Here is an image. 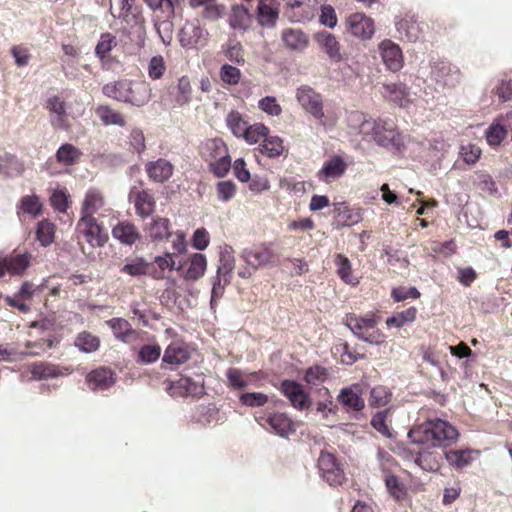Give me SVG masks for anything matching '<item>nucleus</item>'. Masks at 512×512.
<instances>
[{
	"label": "nucleus",
	"mask_w": 512,
	"mask_h": 512,
	"mask_svg": "<svg viewBox=\"0 0 512 512\" xmlns=\"http://www.w3.org/2000/svg\"><path fill=\"white\" fill-rule=\"evenodd\" d=\"M189 266L185 272V278L188 280H197L201 278L207 268V259L204 254L194 253L188 259Z\"/></svg>",
	"instance_id": "ea45409f"
},
{
	"label": "nucleus",
	"mask_w": 512,
	"mask_h": 512,
	"mask_svg": "<svg viewBox=\"0 0 512 512\" xmlns=\"http://www.w3.org/2000/svg\"><path fill=\"white\" fill-rule=\"evenodd\" d=\"M226 124L232 134L237 138H241L249 125L248 121H246L243 115L238 111H231L228 113L226 117Z\"/></svg>",
	"instance_id": "3c124183"
},
{
	"label": "nucleus",
	"mask_w": 512,
	"mask_h": 512,
	"mask_svg": "<svg viewBox=\"0 0 512 512\" xmlns=\"http://www.w3.org/2000/svg\"><path fill=\"white\" fill-rule=\"evenodd\" d=\"M348 30L354 36L370 39L375 33L374 21L363 13H355L347 18Z\"/></svg>",
	"instance_id": "a211bd4d"
},
{
	"label": "nucleus",
	"mask_w": 512,
	"mask_h": 512,
	"mask_svg": "<svg viewBox=\"0 0 512 512\" xmlns=\"http://www.w3.org/2000/svg\"><path fill=\"white\" fill-rule=\"evenodd\" d=\"M239 401L247 407H262L268 403L269 397L262 392H247L239 396Z\"/></svg>",
	"instance_id": "0e129e2a"
},
{
	"label": "nucleus",
	"mask_w": 512,
	"mask_h": 512,
	"mask_svg": "<svg viewBox=\"0 0 512 512\" xmlns=\"http://www.w3.org/2000/svg\"><path fill=\"white\" fill-rule=\"evenodd\" d=\"M117 45L116 37L110 33H104L101 35L98 41L95 53L101 59L108 57L109 52Z\"/></svg>",
	"instance_id": "680f3d73"
},
{
	"label": "nucleus",
	"mask_w": 512,
	"mask_h": 512,
	"mask_svg": "<svg viewBox=\"0 0 512 512\" xmlns=\"http://www.w3.org/2000/svg\"><path fill=\"white\" fill-rule=\"evenodd\" d=\"M172 396H194L199 397L204 394V383L201 376L197 379L182 377L173 382L169 388Z\"/></svg>",
	"instance_id": "f3484780"
},
{
	"label": "nucleus",
	"mask_w": 512,
	"mask_h": 512,
	"mask_svg": "<svg viewBox=\"0 0 512 512\" xmlns=\"http://www.w3.org/2000/svg\"><path fill=\"white\" fill-rule=\"evenodd\" d=\"M416 312L414 307H410L389 317L386 320V324L397 328L403 327L406 323L413 322L416 319Z\"/></svg>",
	"instance_id": "69168bd1"
},
{
	"label": "nucleus",
	"mask_w": 512,
	"mask_h": 512,
	"mask_svg": "<svg viewBox=\"0 0 512 512\" xmlns=\"http://www.w3.org/2000/svg\"><path fill=\"white\" fill-rule=\"evenodd\" d=\"M284 46L292 51H303L309 43L308 36L298 28H286L281 32Z\"/></svg>",
	"instance_id": "c756f323"
},
{
	"label": "nucleus",
	"mask_w": 512,
	"mask_h": 512,
	"mask_svg": "<svg viewBox=\"0 0 512 512\" xmlns=\"http://www.w3.org/2000/svg\"><path fill=\"white\" fill-rule=\"evenodd\" d=\"M316 41L331 60L335 62L342 60L340 45L334 35L328 32H319L316 35Z\"/></svg>",
	"instance_id": "4c0bfd02"
},
{
	"label": "nucleus",
	"mask_w": 512,
	"mask_h": 512,
	"mask_svg": "<svg viewBox=\"0 0 512 512\" xmlns=\"http://www.w3.org/2000/svg\"><path fill=\"white\" fill-rule=\"evenodd\" d=\"M268 133V128L261 124L255 123L253 125H248L244 134L241 136L247 143L254 144L257 143L261 138L265 137Z\"/></svg>",
	"instance_id": "338daca9"
},
{
	"label": "nucleus",
	"mask_w": 512,
	"mask_h": 512,
	"mask_svg": "<svg viewBox=\"0 0 512 512\" xmlns=\"http://www.w3.org/2000/svg\"><path fill=\"white\" fill-rule=\"evenodd\" d=\"M338 221L343 226H353L362 220V209L342 206L337 209Z\"/></svg>",
	"instance_id": "8fccbe9b"
},
{
	"label": "nucleus",
	"mask_w": 512,
	"mask_h": 512,
	"mask_svg": "<svg viewBox=\"0 0 512 512\" xmlns=\"http://www.w3.org/2000/svg\"><path fill=\"white\" fill-rule=\"evenodd\" d=\"M346 169L347 163L344 159L339 155H334L324 162L322 168L317 173V177L324 183H330L342 177Z\"/></svg>",
	"instance_id": "6ab92c4d"
},
{
	"label": "nucleus",
	"mask_w": 512,
	"mask_h": 512,
	"mask_svg": "<svg viewBox=\"0 0 512 512\" xmlns=\"http://www.w3.org/2000/svg\"><path fill=\"white\" fill-rule=\"evenodd\" d=\"M376 121L360 111H351L346 118L350 132L361 136L364 140L370 137L375 129Z\"/></svg>",
	"instance_id": "2eb2a0df"
},
{
	"label": "nucleus",
	"mask_w": 512,
	"mask_h": 512,
	"mask_svg": "<svg viewBox=\"0 0 512 512\" xmlns=\"http://www.w3.org/2000/svg\"><path fill=\"white\" fill-rule=\"evenodd\" d=\"M228 386L235 390H242L253 384L256 373H246L237 368H229L226 371Z\"/></svg>",
	"instance_id": "58836bf2"
},
{
	"label": "nucleus",
	"mask_w": 512,
	"mask_h": 512,
	"mask_svg": "<svg viewBox=\"0 0 512 512\" xmlns=\"http://www.w3.org/2000/svg\"><path fill=\"white\" fill-rule=\"evenodd\" d=\"M284 149L283 141L278 136H269L264 138L260 145V152L270 158L277 157L282 154Z\"/></svg>",
	"instance_id": "603ef678"
},
{
	"label": "nucleus",
	"mask_w": 512,
	"mask_h": 512,
	"mask_svg": "<svg viewBox=\"0 0 512 512\" xmlns=\"http://www.w3.org/2000/svg\"><path fill=\"white\" fill-rule=\"evenodd\" d=\"M174 167L170 161L159 158L146 164V172L149 178L157 183L167 181L173 174Z\"/></svg>",
	"instance_id": "cd10ccee"
},
{
	"label": "nucleus",
	"mask_w": 512,
	"mask_h": 512,
	"mask_svg": "<svg viewBox=\"0 0 512 512\" xmlns=\"http://www.w3.org/2000/svg\"><path fill=\"white\" fill-rule=\"evenodd\" d=\"M151 96L152 88L148 83L144 81L132 83L130 81L129 89L127 92V100H125L124 103L142 107L150 101Z\"/></svg>",
	"instance_id": "393cba45"
},
{
	"label": "nucleus",
	"mask_w": 512,
	"mask_h": 512,
	"mask_svg": "<svg viewBox=\"0 0 512 512\" xmlns=\"http://www.w3.org/2000/svg\"><path fill=\"white\" fill-rule=\"evenodd\" d=\"M47 108L51 113V122L54 126L64 127L66 109L64 101L57 96L48 99Z\"/></svg>",
	"instance_id": "49530a36"
},
{
	"label": "nucleus",
	"mask_w": 512,
	"mask_h": 512,
	"mask_svg": "<svg viewBox=\"0 0 512 512\" xmlns=\"http://www.w3.org/2000/svg\"><path fill=\"white\" fill-rule=\"evenodd\" d=\"M129 84L130 81L126 79L114 81L104 85L102 91L107 97L124 102L127 100Z\"/></svg>",
	"instance_id": "c03bdc74"
},
{
	"label": "nucleus",
	"mask_w": 512,
	"mask_h": 512,
	"mask_svg": "<svg viewBox=\"0 0 512 512\" xmlns=\"http://www.w3.org/2000/svg\"><path fill=\"white\" fill-rule=\"evenodd\" d=\"M381 93L384 98L400 107L407 108L413 102L407 86L403 83L384 84Z\"/></svg>",
	"instance_id": "aec40b11"
},
{
	"label": "nucleus",
	"mask_w": 512,
	"mask_h": 512,
	"mask_svg": "<svg viewBox=\"0 0 512 512\" xmlns=\"http://www.w3.org/2000/svg\"><path fill=\"white\" fill-rule=\"evenodd\" d=\"M449 144L441 137H435L429 141L428 155L435 162H441L448 152Z\"/></svg>",
	"instance_id": "6e6d98bb"
},
{
	"label": "nucleus",
	"mask_w": 512,
	"mask_h": 512,
	"mask_svg": "<svg viewBox=\"0 0 512 512\" xmlns=\"http://www.w3.org/2000/svg\"><path fill=\"white\" fill-rule=\"evenodd\" d=\"M147 270L148 263L142 257H136L127 261L121 268V272L133 277L145 275Z\"/></svg>",
	"instance_id": "052dcab7"
},
{
	"label": "nucleus",
	"mask_w": 512,
	"mask_h": 512,
	"mask_svg": "<svg viewBox=\"0 0 512 512\" xmlns=\"http://www.w3.org/2000/svg\"><path fill=\"white\" fill-rule=\"evenodd\" d=\"M132 0H110V12L115 18L123 19L128 25L140 24L141 16L132 9Z\"/></svg>",
	"instance_id": "a878e982"
},
{
	"label": "nucleus",
	"mask_w": 512,
	"mask_h": 512,
	"mask_svg": "<svg viewBox=\"0 0 512 512\" xmlns=\"http://www.w3.org/2000/svg\"><path fill=\"white\" fill-rule=\"evenodd\" d=\"M258 108L271 117H278L282 113V107L273 96H265L258 101Z\"/></svg>",
	"instance_id": "774afa93"
},
{
	"label": "nucleus",
	"mask_w": 512,
	"mask_h": 512,
	"mask_svg": "<svg viewBox=\"0 0 512 512\" xmlns=\"http://www.w3.org/2000/svg\"><path fill=\"white\" fill-rule=\"evenodd\" d=\"M112 236L121 244L132 246L140 239L137 227L130 221H121L112 229Z\"/></svg>",
	"instance_id": "bb28decb"
},
{
	"label": "nucleus",
	"mask_w": 512,
	"mask_h": 512,
	"mask_svg": "<svg viewBox=\"0 0 512 512\" xmlns=\"http://www.w3.org/2000/svg\"><path fill=\"white\" fill-rule=\"evenodd\" d=\"M507 136L505 125L499 121L493 122L485 131V138L489 146L497 147Z\"/></svg>",
	"instance_id": "09e8293b"
},
{
	"label": "nucleus",
	"mask_w": 512,
	"mask_h": 512,
	"mask_svg": "<svg viewBox=\"0 0 512 512\" xmlns=\"http://www.w3.org/2000/svg\"><path fill=\"white\" fill-rule=\"evenodd\" d=\"M75 346L82 352L93 353L98 350L100 340L90 332L83 331L78 334L74 342Z\"/></svg>",
	"instance_id": "de8ad7c7"
},
{
	"label": "nucleus",
	"mask_w": 512,
	"mask_h": 512,
	"mask_svg": "<svg viewBox=\"0 0 512 512\" xmlns=\"http://www.w3.org/2000/svg\"><path fill=\"white\" fill-rule=\"evenodd\" d=\"M209 32L198 19L187 21L180 30L179 42L185 49H201L208 44Z\"/></svg>",
	"instance_id": "39448f33"
},
{
	"label": "nucleus",
	"mask_w": 512,
	"mask_h": 512,
	"mask_svg": "<svg viewBox=\"0 0 512 512\" xmlns=\"http://www.w3.org/2000/svg\"><path fill=\"white\" fill-rule=\"evenodd\" d=\"M295 99L301 109L314 118L316 123L325 130L333 129L339 118L337 108L328 105L323 95L309 85H301L295 90Z\"/></svg>",
	"instance_id": "f257e3e1"
},
{
	"label": "nucleus",
	"mask_w": 512,
	"mask_h": 512,
	"mask_svg": "<svg viewBox=\"0 0 512 512\" xmlns=\"http://www.w3.org/2000/svg\"><path fill=\"white\" fill-rule=\"evenodd\" d=\"M68 368H60L51 364H35L31 367V374L35 379H46V378H56L59 376L68 375Z\"/></svg>",
	"instance_id": "a19ab883"
},
{
	"label": "nucleus",
	"mask_w": 512,
	"mask_h": 512,
	"mask_svg": "<svg viewBox=\"0 0 512 512\" xmlns=\"http://www.w3.org/2000/svg\"><path fill=\"white\" fill-rule=\"evenodd\" d=\"M192 100V87L187 76L178 79L175 90L172 94V107H183L188 105Z\"/></svg>",
	"instance_id": "72a5a7b5"
},
{
	"label": "nucleus",
	"mask_w": 512,
	"mask_h": 512,
	"mask_svg": "<svg viewBox=\"0 0 512 512\" xmlns=\"http://www.w3.org/2000/svg\"><path fill=\"white\" fill-rule=\"evenodd\" d=\"M423 22H419L414 16H405L395 22V28L399 39L409 43L419 41L424 33Z\"/></svg>",
	"instance_id": "ddd939ff"
},
{
	"label": "nucleus",
	"mask_w": 512,
	"mask_h": 512,
	"mask_svg": "<svg viewBox=\"0 0 512 512\" xmlns=\"http://www.w3.org/2000/svg\"><path fill=\"white\" fill-rule=\"evenodd\" d=\"M378 52L388 70L397 72L402 69L404 57L398 44L390 39H384L378 44Z\"/></svg>",
	"instance_id": "f8f14e48"
},
{
	"label": "nucleus",
	"mask_w": 512,
	"mask_h": 512,
	"mask_svg": "<svg viewBox=\"0 0 512 512\" xmlns=\"http://www.w3.org/2000/svg\"><path fill=\"white\" fill-rule=\"evenodd\" d=\"M280 392L289 400L291 406L304 411L311 407L312 400L304 387L293 380H283L280 385Z\"/></svg>",
	"instance_id": "1a4fd4ad"
},
{
	"label": "nucleus",
	"mask_w": 512,
	"mask_h": 512,
	"mask_svg": "<svg viewBox=\"0 0 512 512\" xmlns=\"http://www.w3.org/2000/svg\"><path fill=\"white\" fill-rule=\"evenodd\" d=\"M384 481L389 494L396 500L404 499L406 496V488L403 483L393 474L386 473Z\"/></svg>",
	"instance_id": "13d9d810"
},
{
	"label": "nucleus",
	"mask_w": 512,
	"mask_h": 512,
	"mask_svg": "<svg viewBox=\"0 0 512 512\" xmlns=\"http://www.w3.org/2000/svg\"><path fill=\"white\" fill-rule=\"evenodd\" d=\"M82 152L72 144L66 143L61 145L56 152L57 161L65 166H70L78 162Z\"/></svg>",
	"instance_id": "a18cd8bd"
},
{
	"label": "nucleus",
	"mask_w": 512,
	"mask_h": 512,
	"mask_svg": "<svg viewBox=\"0 0 512 512\" xmlns=\"http://www.w3.org/2000/svg\"><path fill=\"white\" fill-rule=\"evenodd\" d=\"M318 467L323 479L331 486L342 484L345 475L335 456L329 452H321Z\"/></svg>",
	"instance_id": "9b49d317"
},
{
	"label": "nucleus",
	"mask_w": 512,
	"mask_h": 512,
	"mask_svg": "<svg viewBox=\"0 0 512 512\" xmlns=\"http://www.w3.org/2000/svg\"><path fill=\"white\" fill-rule=\"evenodd\" d=\"M228 23L231 29L244 32L251 26L252 16L245 6L234 5L228 17Z\"/></svg>",
	"instance_id": "2f4dec72"
},
{
	"label": "nucleus",
	"mask_w": 512,
	"mask_h": 512,
	"mask_svg": "<svg viewBox=\"0 0 512 512\" xmlns=\"http://www.w3.org/2000/svg\"><path fill=\"white\" fill-rule=\"evenodd\" d=\"M241 258L253 271L273 267L279 261L278 254L271 243H261L245 248Z\"/></svg>",
	"instance_id": "7ed1b4c3"
},
{
	"label": "nucleus",
	"mask_w": 512,
	"mask_h": 512,
	"mask_svg": "<svg viewBox=\"0 0 512 512\" xmlns=\"http://www.w3.org/2000/svg\"><path fill=\"white\" fill-rule=\"evenodd\" d=\"M55 225L48 220H42L38 223L36 230V239L39 243L47 247L54 241Z\"/></svg>",
	"instance_id": "864d4df0"
},
{
	"label": "nucleus",
	"mask_w": 512,
	"mask_h": 512,
	"mask_svg": "<svg viewBox=\"0 0 512 512\" xmlns=\"http://www.w3.org/2000/svg\"><path fill=\"white\" fill-rule=\"evenodd\" d=\"M77 230L92 247H102L108 240L95 217H80Z\"/></svg>",
	"instance_id": "9d476101"
},
{
	"label": "nucleus",
	"mask_w": 512,
	"mask_h": 512,
	"mask_svg": "<svg viewBox=\"0 0 512 512\" xmlns=\"http://www.w3.org/2000/svg\"><path fill=\"white\" fill-rule=\"evenodd\" d=\"M431 78L442 89H452L461 81L459 68L449 62H435L431 67Z\"/></svg>",
	"instance_id": "0eeeda50"
},
{
	"label": "nucleus",
	"mask_w": 512,
	"mask_h": 512,
	"mask_svg": "<svg viewBox=\"0 0 512 512\" xmlns=\"http://www.w3.org/2000/svg\"><path fill=\"white\" fill-rule=\"evenodd\" d=\"M362 391L358 384L351 387L343 388L337 399L347 411L358 412L365 406V402L361 397Z\"/></svg>",
	"instance_id": "5701e85b"
},
{
	"label": "nucleus",
	"mask_w": 512,
	"mask_h": 512,
	"mask_svg": "<svg viewBox=\"0 0 512 512\" xmlns=\"http://www.w3.org/2000/svg\"><path fill=\"white\" fill-rule=\"evenodd\" d=\"M116 381L115 374L112 370L100 367L97 368L86 376V383L89 389L96 390H106L110 388Z\"/></svg>",
	"instance_id": "4be33fe9"
},
{
	"label": "nucleus",
	"mask_w": 512,
	"mask_h": 512,
	"mask_svg": "<svg viewBox=\"0 0 512 512\" xmlns=\"http://www.w3.org/2000/svg\"><path fill=\"white\" fill-rule=\"evenodd\" d=\"M479 452L473 449L450 450L445 453V458L449 465L456 469H463L474 461L475 455Z\"/></svg>",
	"instance_id": "c9c22d12"
},
{
	"label": "nucleus",
	"mask_w": 512,
	"mask_h": 512,
	"mask_svg": "<svg viewBox=\"0 0 512 512\" xmlns=\"http://www.w3.org/2000/svg\"><path fill=\"white\" fill-rule=\"evenodd\" d=\"M190 358L188 346L182 342L171 343L165 350L163 361L171 365H180Z\"/></svg>",
	"instance_id": "f704fd0d"
},
{
	"label": "nucleus",
	"mask_w": 512,
	"mask_h": 512,
	"mask_svg": "<svg viewBox=\"0 0 512 512\" xmlns=\"http://www.w3.org/2000/svg\"><path fill=\"white\" fill-rule=\"evenodd\" d=\"M207 148L209 150H219V157L209 159V166L217 177H224L231 167V160L224 142L219 139L209 140Z\"/></svg>",
	"instance_id": "dca6fc26"
},
{
	"label": "nucleus",
	"mask_w": 512,
	"mask_h": 512,
	"mask_svg": "<svg viewBox=\"0 0 512 512\" xmlns=\"http://www.w3.org/2000/svg\"><path fill=\"white\" fill-rule=\"evenodd\" d=\"M257 9L259 24L264 27L273 28L279 16L277 1L260 0Z\"/></svg>",
	"instance_id": "7c9ffc66"
},
{
	"label": "nucleus",
	"mask_w": 512,
	"mask_h": 512,
	"mask_svg": "<svg viewBox=\"0 0 512 512\" xmlns=\"http://www.w3.org/2000/svg\"><path fill=\"white\" fill-rule=\"evenodd\" d=\"M345 324L362 341L375 345L384 342V335L376 327L377 321L373 317L347 316Z\"/></svg>",
	"instance_id": "20e7f679"
},
{
	"label": "nucleus",
	"mask_w": 512,
	"mask_h": 512,
	"mask_svg": "<svg viewBox=\"0 0 512 512\" xmlns=\"http://www.w3.org/2000/svg\"><path fill=\"white\" fill-rule=\"evenodd\" d=\"M171 16H168V12H166V18L161 19L159 15H155L154 17V28L161 40V42L168 46L171 44L173 39V23L170 20Z\"/></svg>",
	"instance_id": "37998d69"
},
{
	"label": "nucleus",
	"mask_w": 512,
	"mask_h": 512,
	"mask_svg": "<svg viewBox=\"0 0 512 512\" xmlns=\"http://www.w3.org/2000/svg\"><path fill=\"white\" fill-rule=\"evenodd\" d=\"M235 268L234 251L231 246L225 245L220 250L217 274L223 277L225 283H230L232 272Z\"/></svg>",
	"instance_id": "473e14b6"
},
{
	"label": "nucleus",
	"mask_w": 512,
	"mask_h": 512,
	"mask_svg": "<svg viewBox=\"0 0 512 512\" xmlns=\"http://www.w3.org/2000/svg\"><path fill=\"white\" fill-rule=\"evenodd\" d=\"M167 70V66L163 56L155 55L153 56L147 66V73L150 79L159 80L161 79Z\"/></svg>",
	"instance_id": "bf43d9fd"
},
{
	"label": "nucleus",
	"mask_w": 512,
	"mask_h": 512,
	"mask_svg": "<svg viewBox=\"0 0 512 512\" xmlns=\"http://www.w3.org/2000/svg\"><path fill=\"white\" fill-rule=\"evenodd\" d=\"M96 114L105 125L124 126L125 120L123 116L111 109L109 106H100L96 110Z\"/></svg>",
	"instance_id": "4d7b16f0"
},
{
	"label": "nucleus",
	"mask_w": 512,
	"mask_h": 512,
	"mask_svg": "<svg viewBox=\"0 0 512 512\" xmlns=\"http://www.w3.org/2000/svg\"><path fill=\"white\" fill-rule=\"evenodd\" d=\"M329 377V372L325 367L315 365L309 367L304 375L305 382L311 387L323 384Z\"/></svg>",
	"instance_id": "5fc2aeb1"
},
{
	"label": "nucleus",
	"mask_w": 512,
	"mask_h": 512,
	"mask_svg": "<svg viewBox=\"0 0 512 512\" xmlns=\"http://www.w3.org/2000/svg\"><path fill=\"white\" fill-rule=\"evenodd\" d=\"M104 203V198L100 191L94 188L89 189L82 203L81 217H94V214L104 206Z\"/></svg>",
	"instance_id": "e433bc0d"
},
{
	"label": "nucleus",
	"mask_w": 512,
	"mask_h": 512,
	"mask_svg": "<svg viewBox=\"0 0 512 512\" xmlns=\"http://www.w3.org/2000/svg\"><path fill=\"white\" fill-rule=\"evenodd\" d=\"M130 198H133L136 214L144 219L152 215L156 208V202L153 195L147 190L132 192Z\"/></svg>",
	"instance_id": "c85d7f7f"
},
{
	"label": "nucleus",
	"mask_w": 512,
	"mask_h": 512,
	"mask_svg": "<svg viewBox=\"0 0 512 512\" xmlns=\"http://www.w3.org/2000/svg\"><path fill=\"white\" fill-rule=\"evenodd\" d=\"M369 138L382 147L399 148L402 145L401 135L396 130L394 123L382 119L376 121L375 129Z\"/></svg>",
	"instance_id": "6e6552de"
},
{
	"label": "nucleus",
	"mask_w": 512,
	"mask_h": 512,
	"mask_svg": "<svg viewBox=\"0 0 512 512\" xmlns=\"http://www.w3.org/2000/svg\"><path fill=\"white\" fill-rule=\"evenodd\" d=\"M106 324L111 328L114 337L123 343L130 344L138 339V332L123 318H112Z\"/></svg>",
	"instance_id": "b1692460"
},
{
	"label": "nucleus",
	"mask_w": 512,
	"mask_h": 512,
	"mask_svg": "<svg viewBox=\"0 0 512 512\" xmlns=\"http://www.w3.org/2000/svg\"><path fill=\"white\" fill-rule=\"evenodd\" d=\"M144 231L152 242H162L172 236L170 220L165 217H153L145 224Z\"/></svg>",
	"instance_id": "412c9836"
},
{
	"label": "nucleus",
	"mask_w": 512,
	"mask_h": 512,
	"mask_svg": "<svg viewBox=\"0 0 512 512\" xmlns=\"http://www.w3.org/2000/svg\"><path fill=\"white\" fill-rule=\"evenodd\" d=\"M255 419L266 430L280 437H288L296 432L295 422L283 412H270L265 418L256 416Z\"/></svg>",
	"instance_id": "423d86ee"
},
{
	"label": "nucleus",
	"mask_w": 512,
	"mask_h": 512,
	"mask_svg": "<svg viewBox=\"0 0 512 512\" xmlns=\"http://www.w3.org/2000/svg\"><path fill=\"white\" fill-rule=\"evenodd\" d=\"M32 255L28 252L12 254L0 259V278L8 273L11 276H20L25 273L31 264Z\"/></svg>",
	"instance_id": "4468645a"
},
{
	"label": "nucleus",
	"mask_w": 512,
	"mask_h": 512,
	"mask_svg": "<svg viewBox=\"0 0 512 512\" xmlns=\"http://www.w3.org/2000/svg\"><path fill=\"white\" fill-rule=\"evenodd\" d=\"M335 265L337 267V273L341 280L348 285L356 286L359 280L353 274V269L350 260L342 254L335 256Z\"/></svg>",
	"instance_id": "79ce46f5"
},
{
	"label": "nucleus",
	"mask_w": 512,
	"mask_h": 512,
	"mask_svg": "<svg viewBox=\"0 0 512 512\" xmlns=\"http://www.w3.org/2000/svg\"><path fill=\"white\" fill-rule=\"evenodd\" d=\"M408 437L415 444L446 447L457 441L459 433L449 422L435 418L413 427L408 432Z\"/></svg>",
	"instance_id": "f03ea898"
},
{
	"label": "nucleus",
	"mask_w": 512,
	"mask_h": 512,
	"mask_svg": "<svg viewBox=\"0 0 512 512\" xmlns=\"http://www.w3.org/2000/svg\"><path fill=\"white\" fill-rule=\"evenodd\" d=\"M161 355L159 345H144L138 352L137 362L141 364H150L156 362Z\"/></svg>",
	"instance_id": "e2e57ef3"
}]
</instances>
